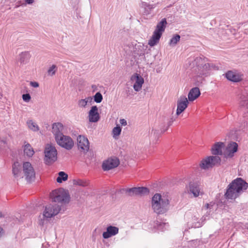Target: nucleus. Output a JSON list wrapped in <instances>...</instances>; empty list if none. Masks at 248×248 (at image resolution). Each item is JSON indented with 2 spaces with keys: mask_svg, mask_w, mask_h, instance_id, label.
Instances as JSON below:
<instances>
[{
  "mask_svg": "<svg viewBox=\"0 0 248 248\" xmlns=\"http://www.w3.org/2000/svg\"><path fill=\"white\" fill-rule=\"evenodd\" d=\"M248 187V184L242 178H237L228 186L225 193L227 199L234 200Z\"/></svg>",
  "mask_w": 248,
  "mask_h": 248,
  "instance_id": "obj_1",
  "label": "nucleus"
},
{
  "mask_svg": "<svg viewBox=\"0 0 248 248\" xmlns=\"http://www.w3.org/2000/svg\"><path fill=\"white\" fill-rule=\"evenodd\" d=\"M152 207L154 212L158 215L163 214L169 209V201L162 198L159 193L155 194L152 199Z\"/></svg>",
  "mask_w": 248,
  "mask_h": 248,
  "instance_id": "obj_2",
  "label": "nucleus"
},
{
  "mask_svg": "<svg viewBox=\"0 0 248 248\" xmlns=\"http://www.w3.org/2000/svg\"><path fill=\"white\" fill-rule=\"evenodd\" d=\"M167 24V20L165 18L162 19V20L157 23L153 32V34L149 41L148 44L151 46H155L159 42L163 32L165 31Z\"/></svg>",
  "mask_w": 248,
  "mask_h": 248,
  "instance_id": "obj_3",
  "label": "nucleus"
},
{
  "mask_svg": "<svg viewBox=\"0 0 248 248\" xmlns=\"http://www.w3.org/2000/svg\"><path fill=\"white\" fill-rule=\"evenodd\" d=\"M53 202L59 203H68L70 197L68 193L63 188L55 189L50 194Z\"/></svg>",
  "mask_w": 248,
  "mask_h": 248,
  "instance_id": "obj_4",
  "label": "nucleus"
},
{
  "mask_svg": "<svg viewBox=\"0 0 248 248\" xmlns=\"http://www.w3.org/2000/svg\"><path fill=\"white\" fill-rule=\"evenodd\" d=\"M61 210V205L57 204H49L45 207V211L43 214V218H41L39 221V224L43 225L45 218L52 217L57 215Z\"/></svg>",
  "mask_w": 248,
  "mask_h": 248,
  "instance_id": "obj_5",
  "label": "nucleus"
},
{
  "mask_svg": "<svg viewBox=\"0 0 248 248\" xmlns=\"http://www.w3.org/2000/svg\"><path fill=\"white\" fill-rule=\"evenodd\" d=\"M44 161L46 164L50 165L57 160V151L55 146L47 144L44 151Z\"/></svg>",
  "mask_w": 248,
  "mask_h": 248,
  "instance_id": "obj_6",
  "label": "nucleus"
},
{
  "mask_svg": "<svg viewBox=\"0 0 248 248\" xmlns=\"http://www.w3.org/2000/svg\"><path fill=\"white\" fill-rule=\"evenodd\" d=\"M128 196H144L149 193V190L146 187H134L130 188H123L121 190Z\"/></svg>",
  "mask_w": 248,
  "mask_h": 248,
  "instance_id": "obj_7",
  "label": "nucleus"
},
{
  "mask_svg": "<svg viewBox=\"0 0 248 248\" xmlns=\"http://www.w3.org/2000/svg\"><path fill=\"white\" fill-rule=\"evenodd\" d=\"M55 140L59 146L67 150H71L74 145V141L68 136L62 135L55 139Z\"/></svg>",
  "mask_w": 248,
  "mask_h": 248,
  "instance_id": "obj_8",
  "label": "nucleus"
},
{
  "mask_svg": "<svg viewBox=\"0 0 248 248\" xmlns=\"http://www.w3.org/2000/svg\"><path fill=\"white\" fill-rule=\"evenodd\" d=\"M23 171L26 180L28 182H31L34 180L35 172L31 163L29 162H25L23 163Z\"/></svg>",
  "mask_w": 248,
  "mask_h": 248,
  "instance_id": "obj_9",
  "label": "nucleus"
},
{
  "mask_svg": "<svg viewBox=\"0 0 248 248\" xmlns=\"http://www.w3.org/2000/svg\"><path fill=\"white\" fill-rule=\"evenodd\" d=\"M120 164L119 159L117 157L108 158L104 161L102 164V169L104 171H108L116 168Z\"/></svg>",
  "mask_w": 248,
  "mask_h": 248,
  "instance_id": "obj_10",
  "label": "nucleus"
},
{
  "mask_svg": "<svg viewBox=\"0 0 248 248\" xmlns=\"http://www.w3.org/2000/svg\"><path fill=\"white\" fill-rule=\"evenodd\" d=\"M238 150V145L235 142H231L226 148L223 153L224 156L226 158H232L234 156V154Z\"/></svg>",
  "mask_w": 248,
  "mask_h": 248,
  "instance_id": "obj_11",
  "label": "nucleus"
},
{
  "mask_svg": "<svg viewBox=\"0 0 248 248\" xmlns=\"http://www.w3.org/2000/svg\"><path fill=\"white\" fill-rule=\"evenodd\" d=\"M188 101L185 96H181L177 102L176 115L178 116L187 107Z\"/></svg>",
  "mask_w": 248,
  "mask_h": 248,
  "instance_id": "obj_12",
  "label": "nucleus"
},
{
  "mask_svg": "<svg viewBox=\"0 0 248 248\" xmlns=\"http://www.w3.org/2000/svg\"><path fill=\"white\" fill-rule=\"evenodd\" d=\"M77 142L78 148L86 152L89 151V142L87 138L84 136L79 135L77 138Z\"/></svg>",
  "mask_w": 248,
  "mask_h": 248,
  "instance_id": "obj_13",
  "label": "nucleus"
},
{
  "mask_svg": "<svg viewBox=\"0 0 248 248\" xmlns=\"http://www.w3.org/2000/svg\"><path fill=\"white\" fill-rule=\"evenodd\" d=\"M52 132L53 134L55 139L63 135L64 126L61 123H54L52 124Z\"/></svg>",
  "mask_w": 248,
  "mask_h": 248,
  "instance_id": "obj_14",
  "label": "nucleus"
},
{
  "mask_svg": "<svg viewBox=\"0 0 248 248\" xmlns=\"http://www.w3.org/2000/svg\"><path fill=\"white\" fill-rule=\"evenodd\" d=\"M159 4V2L158 1L156 2L155 0H152L151 3L150 2H142L141 7L144 8V14L148 15L150 14L152 11Z\"/></svg>",
  "mask_w": 248,
  "mask_h": 248,
  "instance_id": "obj_15",
  "label": "nucleus"
},
{
  "mask_svg": "<svg viewBox=\"0 0 248 248\" xmlns=\"http://www.w3.org/2000/svg\"><path fill=\"white\" fill-rule=\"evenodd\" d=\"M100 116L98 112L97 106H93L91 107L89 112V120L90 122L96 123L99 121Z\"/></svg>",
  "mask_w": 248,
  "mask_h": 248,
  "instance_id": "obj_16",
  "label": "nucleus"
},
{
  "mask_svg": "<svg viewBox=\"0 0 248 248\" xmlns=\"http://www.w3.org/2000/svg\"><path fill=\"white\" fill-rule=\"evenodd\" d=\"M118 232L119 228L118 227L109 225L107 228L106 231L103 233L102 236L104 239H108L115 235Z\"/></svg>",
  "mask_w": 248,
  "mask_h": 248,
  "instance_id": "obj_17",
  "label": "nucleus"
},
{
  "mask_svg": "<svg viewBox=\"0 0 248 248\" xmlns=\"http://www.w3.org/2000/svg\"><path fill=\"white\" fill-rule=\"evenodd\" d=\"M136 79V82L133 85V88L135 91L138 92L142 87V85L144 83V79L139 74L136 73L134 76L131 77V79L133 78Z\"/></svg>",
  "mask_w": 248,
  "mask_h": 248,
  "instance_id": "obj_18",
  "label": "nucleus"
},
{
  "mask_svg": "<svg viewBox=\"0 0 248 248\" xmlns=\"http://www.w3.org/2000/svg\"><path fill=\"white\" fill-rule=\"evenodd\" d=\"M224 147V144L222 142L216 143L211 149L212 154L214 155H223L222 149Z\"/></svg>",
  "mask_w": 248,
  "mask_h": 248,
  "instance_id": "obj_19",
  "label": "nucleus"
},
{
  "mask_svg": "<svg viewBox=\"0 0 248 248\" xmlns=\"http://www.w3.org/2000/svg\"><path fill=\"white\" fill-rule=\"evenodd\" d=\"M201 94L200 89L198 87L192 88L188 94V98L189 101H193L196 99Z\"/></svg>",
  "mask_w": 248,
  "mask_h": 248,
  "instance_id": "obj_20",
  "label": "nucleus"
},
{
  "mask_svg": "<svg viewBox=\"0 0 248 248\" xmlns=\"http://www.w3.org/2000/svg\"><path fill=\"white\" fill-rule=\"evenodd\" d=\"M189 189V191L193 194L194 197H198L200 195V188L197 183L190 182Z\"/></svg>",
  "mask_w": 248,
  "mask_h": 248,
  "instance_id": "obj_21",
  "label": "nucleus"
},
{
  "mask_svg": "<svg viewBox=\"0 0 248 248\" xmlns=\"http://www.w3.org/2000/svg\"><path fill=\"white\" fill-rule=\"evenodd\" d=\"M226 78L233 82H238L241 80L240 77L232 71H229L226 73Z\"/></svg>",
  "mask_w": 248,
  "mask_h": 248,
  "instance_id": "obj_22",
  "label": "nucleus"
},
{
  "mask_svg": "<svg viewBox=\"0 0 248 248\" xmlns=\"http://www.w3.org/2000/svg\"><path fill=\"white\" fill-rule=\"evenodd\" d=\"M200 166L202 169L204 170L208 169L209 168H212L210 156L202 159L200 164Z\"/></svg>",
  "mask_w": 248,
  "mask_h": 248,
  "instance_id": "obj_23",
  "label": "nucleus"
},
{
  "mask_svg": "<svg viewBox=\"0 0 248 248\" xmlns=\"http://www.w3.org/2000/svg\"><path fill=\"white\" fill-rule=\"evenodd\" d=\"M12 172L15 177H18L20 176L21 167L18 162H14L13 165Z\"/></svg>",
  "mask_w": 248,
  "mask_h": 248,
  "instance_id": "obj_24",
  "label": "nucleus"
},
{
  "mask_svg": "<svg viewBox=\"0 0 248 248\" xmlns=\"http://www.w3.org/2000/svg\"><path fill=\"white\" fill-rule=\"evenodd\" d=\"M214 67L213 64H211L209 63H204L202 65V68H199L200 75H206V72Z\"/></svg>",
  "mask_w": 248,
  "mask_h": 248,
  "instance_id": "obj_25",
  "label": "nucleus"
},
{
  "mask_svg": "<svg viewBox=\"0 0 248 248\" xmlns=\"http://www.w3.org/2000/svg\"><path fill=\"white\" fill-rule=\"evenodd\" d=\"M24 153L27 156L31 157L34 154V151L30 144L27 143L24 145Z\"/></svg>",
  "mask_w": 248,
  "mask_h": 248,
  "instance_id": "obj_26",
  "label": "nucleus"
},
{
  "mask_svg": "<svg viewBox=\"0 0 248 248\" xmlns=\"http://www.w3.org/2000/svg\"><path fill=\"white\" fill-rule=\"evenodd\" d=\"M30 54L28 52H23L19 55V62L21 63H25L29 60Z\"/></svg>",
  "mask_w": 248,
  "mask_h": 248,
  "instance_id": "obj_27",
  "label": "nucleus"
},
{
  "mask_svg": "<svg viewBox=\"0 0 248 248\" xmlns=\"http://www.w3.org/2000/svg\"><path fill=\"white\" fill-rule=\"evenodd\" d=\"M205 59L206 58L204 57H197L194 60V64L197 65L198 69H201L202 65L205 62Z\"/></svg>",
  "mask_w": 248,
  "mask_h": 248,
  "instance_id": "obj_28",
  "label": "nucleus"
},
{
  "mask_svg": "<svg viewBox=\"0 0 248 248\" xmlns=\"http://www.w3.org/2000/svg\"><path fill=\"white\" fill-rule=\"evenodd\" d=\"M58 177L57 178V182L59 183H62V181H65L68 179V175L64 171H60L58 173Z\"/></svg>",
  "mask_w": 248,
  "mask_h": 248,
  "instance_id": "obj_29",
  "label": "nucleus"
},
{
  "mask_svg": "<svg viewBox=\"0 0 248 248\" xmlns=\"http://www.w3.org/2000/svg\"><path fill=\"white\" fill-rule=\"evenodd\" d=\"M212 167L215 166H219L221 162V158L218 156H210Z\"/></svg>",
  "mask_w": 248,
  "mask_h": 248,
  "instance_id": "obj_30",
  "label": "nucleus"
},
{
  "mask_svg": "<svg viewBox=\"0 0 248 248\" xmlns=\"http://www.w3.org/2000/svg\"><path fill=\"white\" fill-rule=\"evenodd\" d=\"M180 38L181 37L179 34H175V35H174L170 41V46H175L177 44V43L180 41Z\"/></svg>",
  "mask_w": 248,
  "mask_h": 248,
  "instance_id": "obj_31",
  "label": "nucleus"
},
{
  "mask_svg": "<svg viewBox=\"0 0 248 248\" xmlns=\"http://www.w3.org/2000/svg\"><path fill=\"white\" fill-rule=\"evenodd\" d=\"M27 124L31 130L33 131H37L39 130V127L35 123H33L32 120L28 121L27 122Z\"/></svg>",
  "mask_w": 248,
  "mask_h": 248,
  "instance_id": "obj_32",
  "label": "nucleus"
},
{
  "mask_svg": "<svg viewBox=\"0 0 248 248\" xmlns=\"http://www.w3.org/2000/svg\"><path fill=\"white\" fill-rule=\"evenodd\" d=\"M73 183L75 185H78L83 187L87 186L89 185V183L87 181L81 179L75 180H74Z\"/></svg>",
  "mask_w": 248,
  "mask_h": 248,
  "instance_id": "obj_33",
  "label": "nucleus"
},
{
  "mask_svg": "<svg viewBox=\"0 0 248 248\" xmlns=\"http://www.w3.org/2000/svg\"><path fill=\"white\" fill-rule=\"evenodd\" d=\"M241 105L246 106L248 108V94L247 95H242L241 96Z\"/></svg>",
  "mask_w": 248,
  "mask_h": 248,
  "instance_id": "obj_34",
  "label": "nucleus"
},
{
  "mask_svg": "<svg viewBox=\"0 0 248 248\" xmlns=\"http://www.w3.org/2000/svg\"><path fill=\"white\" fill-rule=\"evenodd\" d=\"M94 101L97 103H100L103 100V96L100 92L96 93L93 96Z\"/></svg>",
  "mask_w": 248,
  "mask_h": 248,
  "instance_id": "obj_35",
  "label": "nucleus"
},
{
  "mask_svg": "<svg viewBox=\"0 0 248 248\" xmlns=\"http://www.w3.org/2000/svg\"><path fill=\"white\" fill-rule=\"evenodd\" d=\"M57 69V67L55 65H52L47 71L48 74L51 76L54 75L55 74Z\"/></svg>",
  "mask_w": 248,
  "mask_h": 248,
  "instance_id": "obj_36",
  "label": "nucleus"
},
{
  "mask_svg": "<svg viewBox=\"0 0 248 248\" xmlns=\"http://www.w3.org/2000/svg\"><path fill=\"white\" fill-rule=\"evenodd\" d=\"M167 126L166 127V128H165V129L164 128L165 125V123H164V122H163V123L160 125V130H161V133H163V132H165L168 129L169 126H170L172 124V123H171V122H170L169 121H167Z\"/></svg>",
  "mask_w": 248,
  "mask_h": 248,
  "instance_id": "obj_37",
  "label": "nucleus"
},
{
  "mask_svg": "<svg viewBox=\"0 0 248 248\" xmlns=\"http://www.w3.org/2000/svg\"><path fill=\"white\" fill-rule=\"evenodd\" d=\"M113 133L114 136H119L121 132V128L120 126L117 125L113 129Z\"/></svg>",
  "mask_w": 248,
  "mask_h": 248,
  "instance_id": "obj_38",
  "label": "nucleus"
},
{
  "mask_svg": "<svg viewBox=\"0 0 248 248\" xmlns=\"http://www.w3.org/2000/svg\"><path fill=\"white\" fill-rule=\"evenodd\" d=\"M78 105L80 107L85 108L87 105V102L85 101V99H80L78 101Z\"/></svg>",
  "mask_w": 248,
  "mask_h": 248,
  "instance_id": "obj_39",
  "label": "nucleus"
},
{
  "mask_svg": "<svg viewBox=\"0 0 248 248\" xmlns=\"http://www.w3.org/2000/svg\"><path fill=\"white\" fill-rule=\"evenodd\" d=\"M22 99L24 101L28 102L31 100V97L29 93H25L22 95Z\"/></svg>",
  "mask_w": 248,
  "mask_h": 248,
  "instance_id": "obj_40",
  "label": "nucleus"
},
{
  "mask_svg": "<svg viewBox=\"0 0 248 248\" xmlns=\"http://www.w3.org/2000/svg\"><path fill=\"white\" fill-rule=\"evenodd\" d=\"M159 134V131L157 130H152L151 133V137L153 136L155 138H156L158 136V135Z\"/></svg>",
  "mask_w": 248,
  "mask_h": 248,
  "instance_id": "obj_41",
  "label": "nucleus"
},
{
  "mask_svg": "<svg viewBox=\"0 0 248 248\" xmlns=\"http://www.w3.org/2000/svg\"><path fill=\"white\" fill-rule=\"evenodd\" d=\"M166 121H169L170 122H171V123H173L175 121V119H173V117L170 118V119H167L166 117L163 116L162 121L164 122V123H166Z\"/></svg>",
  "mask_w": 248,
  "mask_h": 248,
  "instance_id": "obj_42",
  "label": "nucleus"
},
{
  "mask_svg": "<svg viewBox=\"0 0 248 248\" xmlns=\"http://www.w3.org/2000/svg\"><path fill=\"white\" fill-rule=\"evenodd\" d=\"M166 121H169L170 122H171V123H173L175 121V119H173V117L170 118V119H167L166 117L163 116L162 121L164 122V123H166Z\"/></svg>",
  "mask_w": 248,
  "mask_h": 248,
  "instance_id": "obj_43",
  "label": "nucleus"
},
{
  "mask_svg": "<svg viewBox=\"0 0 248 248\" xmlns=\"http://www.w3.org/2000/svg\"><path fill=\"white\" fill-rule=\"evenodd\" d=\"M30 85L33 87H34V88H37L38 87H39V83L37 82H35V81H31L30 82Z\"/></svg>",
  "mask_w": 248,
  "mask_h": 248,
  "instance_id": "obj_44",
  "label": "nucleus"
},
{
  "mask_svg": "<svg viewBox=\"0 0 248 248\" xmlns=\"http://www.w3.org/2000/svg\"><path fill=\"white\" fill-rule=\"evenodd\" d=\"M120 123L122 125L125 126L126 125H127V122L124 119H120Z\"/></svg>",
  "mask_w": 248,
  "mask_h": 248,
  "instance_id": "obj_45",
  "label": "nucleus"
},
{
  "mask_svg": "<svg viewBox=\"0 0 248 248\" xmlns=\"http://www.w3.org/2000/svg\"><path fill=\"white\" fill-rule=\"evenodd\" d=\"M85 100L87 102V104H88V103L91 104V103L92 102L93 98H92V97L90 96L86 98Z\"/></svg>",
  "mask_w": 248,
  "mask_h": 248,
  "instance_id": "obj_46",
  "label": "nucleus"
},
{
  "mask_svg": "<svg viewBox=\"0 0 248 248\" xmlns=\"http://www.w3.org/2000/svg\"><path fill=\"white\" fill-rule=\"evenodd\" d=\"M25 2L29 4H32L34 2V0H25Z\"/></svg>",
  "mask_w": 248,
  "mask_h": 248,
  "instance_id": "obj_47",
  "label": "nucleus"
},
{
  "mask_svg": "<svg viewBox=\"0 0 248 248\" xmlns=\"http://www.w3.org/2000/svg\"><path fill=\"white\" fill-rule=\"evenodd\" d=\"M3 229L2 228L0 227V237L2 236L3 233Z\"/></svg>",
  "mask_w": 248,
  "mask_h": 248,
  "instance_id": "obj_48",
  "label": "nucleus"
},
{
  "mask_svg": "<svg viewBox=\"0 0 248 248\" xmlns=\"http://www.w3.org/2000/svg\"><path fill=\"white\" fill-rule=\"evenodd\" d=\"M205 207L206 209H208L209 207V204L208 203H206L205 205Z\"/></svg>",
  "mask_w": 248,
  "mask_h": 248,
  "instance_id": "obj_49",
  "label": "nucleus"
},
{
  "mask_svg": "<svg viewBox=\"0 0 248 248\" xmlns=\"http://www.w3.org/2000/svg\"><path fill=\"white\" fill-rule=\"evenodd\" d=\"M3 217V216L2 214V213L0 212V217Z\"/></svg>",
  "mask_w": 248,
  "mask_h": 248,
  "instance_id": "obj_50",
  "label": "nucleus"
}]
</instances>
